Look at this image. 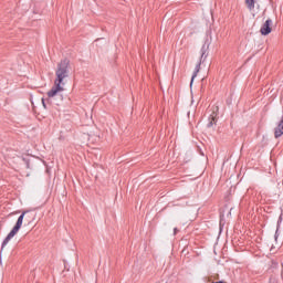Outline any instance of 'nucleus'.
<instances>
[{
  "mask_svg": "<svg viewBox=\"0 0 283 283\" xmlns=\"http://www.w3.org/2000/svg\"><path fill=\"white\" fill-rule=\"evenodd\" d=\"M70 60H62L55 70L54 85L48 92V101L52 105H61V103H63V95L61 92L65 90L63 86L65 85V78H70Z\"/></svg>",
  "mask_w": 283,
  "mask_h": 283,
  "instance_id": "1",
  "label": "nucleus"
},
{
  "mask_svg": "<svg viewBox=\"0 0 283 283\" xmlns=\"http://www.w3.org/2000/svg\"><path fill=\"white\" fill-rule=\"evenodd\" d=\"M209 45H211V42H209V40H206L201 46V57L199 63L195 67V72L192 74L190 85H193V80L196 78V76H198V72H200V65H202V63H205V61L207 60Z\"/></svg>",
  "mask_w": 283,
  "mask_h": 283,
  "instance_id": "2",
  "label": "nucleus"
},
{
  "mask_svg": "<svg viewBox=\"0 0 283 283\" xmlns=\"http://www.w3.org/2000/svg\"><path fill=\"white\" fill-rule=\"evenodd\" d=\"M25 213H28V211L22 212L21 216L18 218L15 226L3 240L1 249H3L8 244V242H10L12 238H14L17 233H19L21 227H23V218H25Z\"/></svg>",
  "mask_w": 283,
  "mask_h": 283,
  "instance_id": "3",
  "label": "nucleus"
},
{
  "mask_svg": "<svg viewBox=\"0 0 283 283\" xmlns=\"http://www.w3.org/2000/svg\"><path fill=\"white\" fill-rule=\"evenodd\" d=\"M273 24V20H271V19H268L264 23H263V25L261 27V29H260V32H261V34L263 35V36H268V34H271V31H272V29H271V25Z\"/></svg>",
  "mask_w": 283,
  "mask_h": 283,
  "instance_id": "4",
  "label": "nucleus"
},
{
  "mask_svg": "<svg viewBox=\"0 0 283 283\" xmlns=\"http://www.w3.org/2000/svg\"><path fill=\"white\" fill-rule=\"evenodd\" d=\"M283 135V115L281 116L277 126L274 128V138H280Z\"/></svg>",
  "mask_w": 283,
  "mask_h": 283,
  "instance_id": "5",
  "label": "nucleus"
},
{
  "mask_svg": "<svg viewBox=\"0 0 283 283\" xmlns=\"http://www.w3.org/2000/svg\"><path fill=\"white\" fill-rule=\"evenodd\" d=\"M245 4L250 10H254L255 8V0H245Z\"/></svg>",
  "mask_w": 283,
  "mask_h": 283,
  "instance_id": "6",
  "label": "nucleus"
},
{
  "mask_svg": "<svg viewBox=\"0 0 283 283\" xmlns=\"http://www.w3.org/2000/svg\"><path fill=\"white\" fill-rule=\"evenodd\" d=\"M280 224H282V214L279 217V220H277V227L274 235L275 240H277V232L280 231Z\"/></svg>",
  "mask_w": 283,
  "mask_h": 283,
  "instance_id": "7",
  "label": "nucleus"
},
{
  "mask_svg": "<svg viewBox=\"0 0 283 283\" xmlns=\"http://www.w3.org/2000/svg\"><path fill=\"white\" fill-rule=\"evenodd\" d=\"M214 124H216V117L211 116L210 122L208 123V127H213Z\"/></svg>",
  "mask_w": 283,
  "mask_h": 283,
  "instance_id": "8",
  "label": "nucleus"
},
{
  "mask_svg": "<svg viewBox=\"0 0 283 283\" xmlns=\"http://www.w3.org/2000/svg\"><path fill=\"white\" fill-rule=\"evenodd\" d=\"M42 105H43L44 109H48V105L45 104V99L44 98H42Z\"/></svg>",
  "mask_w": 283,
  "mask_h": 283,
  "instance_id": "9",
  "label": "nucleus"
},
{
  "mask_svg": "<svg viewBox=\"0 0 283 283\" xmlns=\"http://www.w3.org/2000/svg\"><path fill=\"white\" fill-rule=\"evenodd\" d=\"M178 233V228L174 229V235H176Z\"/></svg>",
  "mask_w": 283,
  "mask_h": 283,
  "instance_id": "10",
  "label": "nucleus"
},
{
  "mask_svg": "<svg viewBox=\"0 0 283 283\" xmlns=\"http://www.w3.org/2000/svg\"><path fill=\"white\" fill-rule=\"evenodd\" d=\"M218 277H220V275L217 274V275L214 276V280H218Z\"/></svg>",
  "mask_w": 283,
  "mask_h": 283,
  "instance_id": "11",
  "label": "nucleus"
},
{
  "mask_svg": "<svg viewBox=\"0 0 283 283\" xmlns=\"http://www.w3.org/2000/svg\"><path fill=\"white\" fill-rule=\"evenodd\" d=\"M208 282H211V277H208Z\"/></svg>",
  "mask_w": 283,
  "mask_h": 283,
  "instance_id": "12",
  "label": "nucleus"
}]
</instances>
